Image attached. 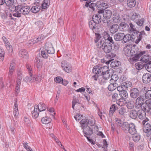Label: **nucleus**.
Wrapping results in <instances>:
<instances>
[{
    "instance_id": "bb28decb",
    "label": "nucleus",
    "mask_w": 151,
    "mask_h": 151,
    "mask_svg": "<svg viewBox=\"0 0 151 151\" xmlns=\"http://www.w3.org/2000/svg\"><path fill=\"white\" fill-rule=\"evenodd\" d=\"M151 60V57L148 55H145L140 59V61L144 63H146Z\"/></svg>"
},
{
    "instance_id": "473e14b6",
    "label": "nucleus",
    "mask_w": 151,
    "mask_h": 151,
    "mask_svg": "<svg viewBox=\"0 0 151 151\" xmlns=\"http://www.w3.org/2000/svg\"><path fill=\"white\" fill-rule=\"evenodd\" d=\"M126 98H121L119 99L116 102L117 104L119 106H122L127 104V101Z\"/></svg>"
},
{
    "instance_id": "4468645a",
    "label": "nucleus",
    "mask_w": 151,
    "mask_h": 151,
    "mask_svg": "<svg viewBox=\"0 0 151 151\" xmlns=\"http://www.w3.org/2000/svg\"><path fill=\"white\" fill-rule=\"evenodd\" d=\"M117 112V116L119 117L122 118L124 116L126 113V109L125 107H121L118 109Z\"/></svg>"
},
{
    "instance_id": "a211bd4d",
    "label": "nucleus",
    "mask_w": 151,
    "mask_h": 151,
    "mask_svg": "<svg viewBox=\"0 0 151 151\" xmlns=\"http://www.w3.org/2000/svg\"><path fill=\"white\" fill-rule=\"evenodd\" d=\"M119 29V25L116 24L111 25L109 28L110 31L112 34H114Z\"/></svg>"
},
{
    "instance_id": "9d476101",
    "label": "nucleus",
    "mask_w": 151,
    "mask_h": 151,
    "mask_svg": "<svg viewBox=\"0 0 151 151\" xmlns=\"http://www.w3.org/2000/svg\"><path fill=\"white\" fill-rule=\"evenodd\" d=\"M144 99L142 96H140L137 97L135 100V107L136 109H139L144 103Z\"/></svg>"
},
{
    "instance_id": "864d4df0",
    "label": "nucleus",
    "mask_w": 151,
    "mask_h": 151,
    "mask_svg": "<svg viewBox=\"0 0 151 151\" xmlns=\"http://www.w3.org/2000/svg\"><path fill=\"white\" fill-rule=\"evenodd\" d=\"M118 79V77L117 75H112L111 76V79L110 80V81L111 82H113V83L115 82Z\"/></svg>"
},
{
    "instance_id": "bf43d9fd",
    "label": "nucleus",
    "mask_w": 151,
    "mask_h": 151,
    "mask_svg": "<svg viewBox=\"0 0 151 151\" xmlns=\"http://www.w3.org/2000/svg\"><path fill=\"white\" fill-rule=\"evenodd\" d=\"M145 96L146 99H151V90H148L146 92L145 94Z\"/></svg>"
},
{
    "instance_id": "6e6d98bb",
    "label": "nucleus",
    "mask_w": 151,
    "mask_h": 151,
    "mask_svg": "<svg viewBox=\"0 0 151 151\" xmlns=\"http://www.w3.org/2000/svg\"><path fill=\"white\" fill-rule=\"evenodd\" d=\"M145 67L147 71L151 72V60L146 65H145Z\"/></svg>"
},
{
    "instance_id": "0e129e2a",
    "label": "nucleus",
    "mask_w": 151,
    "mask_h": 151,
    "mask_svg": "<svg viewBox=\"0 0 151 151\" xmlns=\"http://www.w3.org/2000/svg\"><path fill=\"white\" fill-rule=\"evenodd\" d=\"M54 80L56 83H61L63 81V79L61 77L59 76L55 78Z\"/></svg>"
},
{
    "instance_id": "37998d69",
    "label": "nucleus",
    "mask_w": 151,
    "mask_h": 151,
    "mask_svg": "<svg viewBox=\"0 0 151 151\" xmlns=\"http://www.w3.org/2000/svg\"><path fill=\"white\" fill-rule=\"evenodd\" d=\"M120 64V62L118 61H114L111 62L110 64L111 67L112 68L118 66Z\"/></svg>"
},
{
    "instance_id": "2f4dec72",
    "label": "nucleus",
    "mask_w": 151,
    "mask_h": 151,
    "mask_svg": "<svg viewBox=\"0 0 151 151\" xmlns=\"http://www.w3.org/2000/svg\"><path fill=\"white\" fill-rule=\"evenodd\" d=\"M128 31L131 32H133L134 35H135L136 33V31H137L135 25L132 23H130L129 24V28Z\"/></svg>"
},
{
    "instance_id": "6ab92c4d",
    "label": "nucleus",
    "mask_w": 151,
    "mask_h": 151,
    "mask_svg": "<svg viewBox=\"0 0 151 151\" xmlns=\"http://www.w3.org/2000/svg\"><path fill=\"white\" fill-rule=\"evenodd\" d=\"M19 56L24 58L27 59L28 54L27 51L24 49L21 50L19 52Z\"/></svg>"
},
{
    "instance_id": "09e8293b",
    "label": "nucleus",
    "mask_w": 151,
    "mask_h": 151,
    "mask_svg": "<svg viewBox=\"0 0 151 151\" xmlns=\"http://www.w3.org/2000/svg\"><path fill=\"white\" fill-rule=\"evenodd\" d=\"M140 18V15L135 13L132 17V20L136 22V21H137Z\"/></svg>"
},
{
    "instance_id": "f3484780",
    "label": "nucleus",
    "mask_w": 151,
    "mask_h": 151,
    "mask_svg": "<svg viewBox=\"0 0 151 151\" xmlns=\"http://www.w3.org/2000/svg\"><path fill=\"white\" fill-rule=\"evenodd\" d=\"M146 112L143 110L142 109L139 110L137 111V117L139 119L143 120L145 119L146 117Z\"/></svg>"
},
{
    "instance_id": "4be33fe9",
    "label": "nucleus",
    "mask_w": 151,
    "mask_h": 151,
    "mask_svg": "<svg viewBox=\"0 0 151 151\" xmlns=\"http://www.w3.org/2000/svg\"><path fill=\"white\" fill-rule=\"evenodd\" d=\"M35 107L37 108L39 111H45L46 109V106L45 104L43 103H40L38 105H35Z\"/></svg>"
},
{
    "instance_id": "f8f14e48",
    "label": "nucleus",
    "mask_w": 151,
    "mask_h": 151,
    "mask_svg": "<svg viewBox=\"0 0 151 151\" xmlns=\"http://www.w3.org/2000/svg\"><path fill=\"white\" fill-rule=\"evenodd\" d=\"M130 92L131 97L133 99L137 98L140 93L139 90L136 88H134L130 90Z\"/></svg>"
},
{
    "instance_id": "052dcab7",
    "label": "nucleus",
    "mask_w": 151,
    "mask_h": 151,
    "mask_svg": "<svg viewBox=\"0 0 151 151\" xmlns=\"http://www.w3.org/2000/svg\"><path fill=\"white\" fill-rule=\"evenodd\" d=\"M115 121H116V122L117 123L118 125L122 127V129L123 125L125 122H122L121 119H120L118 118H115Z\"/></svg>"
},
{
    "instance_id": "338daca9",
    "label": "nucleus",
    "mask_w": 151,
    "mask_h": 151,
    "mask_svg": "<svg viewBox=\"0 0 151 151\" xmlns=\"http://www.w3.org/2000/svg\"><path fill=\"white\" fill-rule=\"evenodd\" d=\"M72 102L73 103L75 104H80L81 103V101L80 99H73V100Z\"/></svg>"
},
{
    "instance_id": "393cba45",
    "label": "nucleus",
    "mask_w": 151,
    "mask_h": 151,
    "mask_svg": "<svg viewBox=\"0 0 151 151\" xmlns=\"http://www.w3.org/2000/svg\"><path fill=\"white\" fill-rule=\"evenodd\" d=\"M129 116L133 119H136L137 117V111L135 110H132L130 111L129 114Z\"/></svg>"
},
{
    "instance_id": "0eeeda50",
    "label": "nucleus",
    "mask_w": 151,
    "mask_h": 151,
    "mask_svg": "<svg viewBox=\"0 0 151 151\" xmlns=\"http://www.w3.org/2000/svg\"><path fill=\"white\" fill-rule=\"evenodd\" d=\"M17 10L23 15H27L31 11L30 7L27 6H22V5H18L17 7Z\"/></svg>"
},
{
    "instance_id": "20e7f679",
    "label": "nucleus",
    "mask_w": 151,
    "mask_h": 151,
    "mask_svg": "<svg viewBox=\"0 0 151 151\" xmlns=\"http://www.w3.org/2000/svg\"><path fill=\"white\" fill-rule=\"evenodd\" d=\"M108 69L107 66H104L102 67L100 65H98L94 67L93 71L94 73L98 74L100 76L106 73L107 71H109Z\"/></svg>"
},
{
    "instance_id": "b1692460",
    "label": "nucleus",
    "mask_w": 151,
    "mask_h": 151,
    "mask_svg": "<svg viewBox=\"0 0 151 151\" xmlns=\"http://www.w3.org/2000/svg\"><path fill=\"white\" fill-rule=\"evenodd\" d=\"M42 62L39 59L36 58L35 60V66L37 67L38 69H40L42 67Z\"/></svg>"
},
{
    "instance_id": "c03bdc74",
    "label": "nucleus",
    "mask_w": 151,
    "mask_h": 151,
    "mask_svg": "<svg viewBox=\"0 0 151 151\" xmlns=\"http://www.w3.org/2000/svg\"><path fill=\"white\" fill-rule=\"evenodd\" d=\"M110 70L107 71L106 72V73H105L102 75L103 76V77L104 79L106 80L110 78V76L111 75V73H110Z\"/></svg>"
},
{
    "instance_id": "c756f323",
    "label": "nucleus",
    "mask_w": 151,
    "mask_h": 151,
    "mask_svg": "<svg viewBox=\"0 0 151 151\" xmlns=\"http://www.w3.org/2000/svg\"><path fill=\"white\" fill-rule=\"evenodd\" d=\"M131 36L130 35L127 34L126 35H123L122 42L123 43H126L128 42L131 40Z\"/></svg>"
},
{
    "instance_id": "72a5a7b5",
    "label": "nucleus",
    "mask_w": 151,
    "mask_h": 151,
    "mask_svg": "<svg viewBox=\"0 0 151 151\" xmlns=\"http://www.w3.org/2000/svg\"><path fill=\"white\" fill-rule=\"evenodd\" d=\"M151 130V126L148 123H146L143 128V131L146 133H148Z\"/></svg>"
},
{
    "instance_id": "7c9ffc66",
    "label": "nucleus",
    "mask_w": 151,
    "mask_h": 151,
    "mask_svg": "<svg viewBox=\"0 0 151 151\" xmlns=\"http://www.w3.org/2000/svg\"><path fill=\"white\" fill-rule=\"evenodd\" d=\"M98 24L96 23L94 21L92 20H91L89 22V25L90 28L93 30L96 29L97 27Z\"/></svg>"
},
{
    "instance_id": "13d9d810",
    "label": "nucleus",
    "mask_w": 151,
    "mask_h": 151,
    "mask_svg": "<svg viewBox=\"0 0 151 151\" xmlns=\"http://www.w3.org/2000/svg\"><path fill=\"white\" fill-rule=\"evenodd\" d=\"M48 53L44 49L41 51V54L42 57L45 58H47L48 56Z\"/></svg>"
},
{
    "instance_id": "f257e3e1",
    "label": "nucleus",
    "mask_w": 151,
    "mask_h": 151,
    "mask_svg": "<svg viewBox=\"0 0 151 151\" xmlns=\"http://www.w3.org/2000/svg\"><path fill=\"white\" fill-rule=\"evenodd\" d=\"M137 48H135L130 45L126 46L124 49V54L128 58V59L132 62H136L139 58L146 53L145 51H141L138 52Z\"/></svg>"
},
{
    "instance_id": "680f3d73",
    "label": "nucleus",
    "mask_w": 151,
    "mask_h": 151,
    "mask_svg": "<svg viewBox=\"0 0 151 151\" xmlns=\"http://www.w3.org/2000/svg\"><path fill=\"white\" fill-rule=\"evenodd\" d=\"M9 7L8 9V11L9 12H13V13L14 12L15 10H16L17 11H19L17 10V6H15L13 4L12 6Z\"/></svg>"
},
{
    "instance_id": "aec40b11",
    "label": "nucleus",
    "mask_w": 151,
    "mask_h": 151,
    "mask_svg": "<svg viewBox=\"0 0 151 151\" xmlns=\"http://www.w3.org/2000/svg\"><path fill=\"white\" fill-rule=\"evenodd\" d=\"M15 102L14 106V115L16 117H17L19 114V111L18 109V104H17V99H15L14 100Z\"/></svg>"
},
{
    "instance_id": "c85d7f7f",
    "label": "nucleus",
    "mask_w": 151,
    "mask_h": 151,
    "mask_svg": "<svg viewBox=\"0 0 151 151\" xmlns=\"http://www.w3.org/2000/svg\"><path fill=\"white\" fill-rule=\"evenodd\" d=\"M39 111L38 110L37 108L34 106V109L32 112V116L34 118H37L39 116Z\"/></svg>"
},
{
    "instance_id": "c9c22d12",
    "label": "nucleus",
    "mask_w": 151,
    "mask_h": 151,
    "mask_svg": "<svg viewBox=\"0 0 151 151\" xmlns=\"http://www.w3.org/2000/svg\"><path fill=\"white\" fill-rule=\"evenodd\" d=\"M29 75V77H26L24 79V80L26 82H35V78L32 77V73L30 74Z\"/></svg>"
},
{
    "instance_id": "9b49d317",
    "label": "nucleus",
    "mask_w": 151,
    "mask_h": 151,
    "mask_svg": "<svg viewBox=\"0 0 151 151\" xmlns=\"http://www.w3.org/2000/svg\"><path fill=\"white\" fill-rule=\"evenodd\" d=\"M44 49L46 52L50 54H53L55 53V50L52 44L50 42L46 43Z\"/></svg>"
},
{
    "instance_id": "2eb2a0df",
    "label": "nucleus",
    "mask_w": 151,
    "mask_h": 151,
    "mask_svg": "<svg viewBox=\"0 0 151 151\" xmlns=\"http://www.w3.org/2000/svg\"><path fill=\"white\" fill-rule=\"evenodd\" d=\"M119 26V29L121 31H128V30L129 25L124 22L120 23Z\"/></svg>"
},
{
    "instance_id": "4c0bfd02",
    "label": "nucleus",
    "mask_w": 151,
    "mask_h": 151,
    "mask_svg": "<svg viewBox=\"0 0 151 151\" xmlns=\"http://www.w3.org/2000/svg\"><path fill=\"white\" fill-rule=\"evenodd\" d=\"M5 45L8 52L9 53H12L13 51L12 46L10 45V43L9 41L4 44Z\"/></svg>"
},
{
    "instance_id": "a878e982",
    "label": "nucleus",
    "mask_w": 151,
    "mask_h": 151,
    "mask_svg": "<svg viewBox=\"0 0 151 151\" xmlns=\"http://www.w3.org/2000/svg\"><path fill=\"white\" fill-rule=\"evenodd\" d=\"M52 121V119L50 117L45 116L42 118L41 121L42 123L44 124H47L50 123Z\"/></svg>"
},
{
    "instance_id": "e2e57ef3",
    "label": "nucleus",
    "mask_w": 151,
    "mask_h": 151,
    "mask_svg": "<svg viewBox=\"0 0 151 151\" xmlns=\"http://www.w3.org/2000/svg\"><path fill=\"white\" fill-rule=\"evenodd\" d=\"M19 12V11H17L16 10H15L13 13H12L13 15L16 17H20L21 16V12Z\"/></svg>"
},
{
    "instance_id": "a18cd8bd",
    "label": "nucleus",
    "mask_w": 151,
    "mask_h": 151,
    "mask_svg": "<svg viewBox=\"0 0 151 151\" xmlns=\"http://www.w3.org/2000/svg\"><path fill=\"white\" fill-rule=\"evenodd\" d=\"M20 84L21 83L20 81H17V84L15 88V91L17 94H18L19 92Z\"/></svg>"
},
{
    "instance_id": "412c9836",
    "label": "nucleus",
    "mask_w": 151,
    "mask_h": 151,
    "mask_svg": "<svg viewBox=\"0 0 151 151\" xmlns=\"http://www.w3.org/2000/svg\"><path fill=\"white\" fill-rule=\"evenodd\" d=\"M92 20L97 24H98L101 22V16L99 14H96L93 16L92 18Z\"/></svg>"
},
{
    "instance_id": "f704fd0d",
    "label": "nucleus",
    "mask_w": 151,
    "mask_h": 151,
    "mask_svg": "<svg viewBox=\"0 0 151 151\" xmlns=\"http://www.w3.org/2000/svg\"><path fill=\"white\" fill-rule=\"evenodd\" d=\"M117 108V107L115 104H113L111 106L110 108L109 114V116H111L113 115V114Z\"/></svg>"
},
{
    "instance_id": "ea45409f",
    "label": "nucleus",
    "mask_w": 151,
    "mask_h": 151,
    "mask_svg": "<svg viewBox=\"0 0 151 151\" xmlns=\"http://www.w3.org/2000/svg\"><path fill=\"white\" fill-rule=\"evenodd\" d=\"M141 109L143 110L146 112H148L151 109V108L149 107L147 104L144 103L142 106L141 107Z\"/></svg>"
},
{
    "instance_id": "de8ad7c7",
    "label": "nucleus",
    "mask_w": 151,
    "mask_h": 151,
    "mask_svg": "<svg viewBox=\"0 0 151 151\" xmlns=\"http://www.w3.org/2000/svg\"><path fill=\"white\" fill-rule=\"evenodd\" d=\"M122 84L125 89L127 88L131 87L132 85V83L130 81H127L126 82H123Z\"/></svg>"
},
{
    "instance_id": "774afa93",
    "label": "nucleus",
    "mask_w": 151,
    "mask_h": 151,
    "mask_svg": "<svg viewBox=\"0 0 151 151\" xmlns=\"http://www.w3.org/2000/svg\"><path fill=\"white\" fill-rule=\"evenodd\" d=\"M24 121L25 124L27 126H29L31 123L29 119L25 117H24Z\"/></svg>"
},
{
    "instance_id": "58836bf2",
    "label": "nucleus",
    "mask_w": 151,
    "mask_h": 151,
    "mask_svg": "<svg viewBox=\"0 0 151 151\" xmlns=\"http://www.w3.org/2000/svg\"><path fill=\"white\" fill-rule=\"evenodd\" d=\"M120 18L118 14H113L112 19L114 22L117 23L119 21Z\"/></svg>"
},
{
    "instance_id": "ddd939ff",
    "label": "nucleus",
    "mask_w": 151,
    "mask_h": 151,
    "mask_svg": "<svg viewBox=\"0 0 151 151\" xmlns=\"http://www.w3.org/2000/svg\"><path fill=\"white\" fill-rule=\"evenodd\" d=\"M45 37L43 35H41L39 36L37 38H35L34 39H32L29 40L28 43L29 45H31L35 43H38L41 42L44 39Z\"/></svg>"
},
{
    "instance_id": "f03ea898",
    "label": "nucleus",
    "mask_w": 151,
    "mask_h": 151,
    "mask_svg": "<svg viewBox=\"0 0 151 151\" xmlns=\"http://www.w3.org/2000/svg\"><path fill=\"white\" fill-rule=\"evenodd\" d=\"M107 38L106 40L109 41L110 42L108 43L107 42L106 43L104 42L101 40L99 41V43L97 45L98 48H101L103 51L106 53H108L111 52L112 49V44L114 43V42L112 37H110L108 34H107Z\"/></svg>"
},
{
    "instance_id": "79ce46f5",
    "label": "nucleus",
    "mask_w": 151,
    "mask_h": 151,
    "mask_svg": "<svg viewBox=\"0 0 151 151\" xmlns=\"http://www.w3.org/2000/svg\"><path fill=\"white\" fill-rule=\"evenodd\" d=\"M119 95L122 98L127 99L128 96V94L127 92L124 90L119 93Z\"/></svg>"
},
{
    "instance_id": "5fc2aeb1",
    "label": "nucleus",
    "mask_w": 151,
    "mask_h": 151,
    "mask_svg": "<svg viewBox=\"0 0 151 151\" xmlns=\"http://www.w3.org/2000/svg\"><path fill=\"white\" fill-rule=\"evenodd\" d=\"M133 140L135 142H138L140 139V136L139 135L134 134L132 137Z\"/></svg>"
},
{
    "instance_id": "69168bd1",
    "label": "nucleus",
    "mask_w": 151,
    "mask_h": 151,
    "mask_svg": "<svg viewBox=\"0 0 151 151\" xmlns=\"http://www.w3.org/2000/svg\"><path fill=\"white\" fill-rule=\"evenodd\" d=\"M24 147L28 151H33L31 148L27 145V142L23 143Z\"/></svg>"
},
{
    "instance_id": "49530a36",
    "label": "nucleus",
    "mask_w": 151,
    "mask_h": 151,
    "mask_svg": "<svg viewBox=\"0 0 151 151\" xmlns=\"http://www.w3.org/2000/svg\"><path fill=\"white\" fill-rule=\"evenodd\" d=\"M134 103L133 101H129L128 102L127 104V107L128 109H132L134 107Z\"/></svg>"
},
{
    "instance_id": "39448f33",
    "label": "nucleus",
    "mask_w": 151,
    "mask_h": 151,
    "mask_svg": "<svg viewBox=\"0 0 151 151\" xmlns=\"http://www.w3.org/2000/svg\"><path fill=\"white\" fill-rule=\"evenodd\" d=\"M112 14V12L110 10L105 9L104 12L103 17L105 19L103 20L104 23H107L109 25L111 20L110 19Z\"/></svg>"
},
{
    "instance_id": "cd10ccee",
    "label": "nucleus",
    "mask_w": 151,
    "mask_h": 151,
    "mask_svg": "<svg viewBox=\"0 0 151 151\" xmlns=\"http://www.w3.org/2000/svg\"><path fill=\"white\" fill-rule=\"evenodd\" d=\"M127 3L128 6L132 8L135 6L136 1V0H127Z\"/></svg>"
},
{
    "instance_id": "dca6fc26",
    "label": "nucleus",
    "mask_w": 151,
    "mask_h": 151,
    "mask_svg": "<svg viewBox=\"0 0 151 151\" xmlns=\"http://www.w3.org/2000/svg\"><path fill=\"white\" fill-rule=\"evenodd\" d=\"M142 80L144 83H147L151 81V76L148 73L144 74L142 76Z\"/></svg>"
},
{
    "instance_id": "5701e85b",
    "label": "nucleus",
    "mask_w": 151,
    "mask_h": 151,
    "mask_svg": "<svg viewBox=\"0 0 151 151\" xmlns=\"http://www.w3.org/2000/svg\"><path fill=\"white\" fill-rule=\"evenodd\" d=\"M124 33H118L116 34L114 36V40L117 41H120L122 40L123 37Z\"/></svg>"
},
{
    "instance_id": "4d7b16f0",
    "label": "nucleus",
    "mask_w": 151,
    "mask_h": 151,
    "mask_svg": "<svg viewBox=\"0 0 151 151\" xmlns=\"http://www.w3.org/2000/svg\"><path fill=\"white\" fill-rule=\"evenodd\" d=\"M5 3L8 6H10L13 5L14 1V0H5Z\"/></svg>"
},
{
    "instance_id": "7ed1b4c3",
    "label": "nucleus",
    "mask_w": 151,
    "mask_h": 151,
    "mask_svg": "<svg viewBox=\"0 0 151 151\" xmlns=\"http://www.w3.org/2000/svg\"><path fill=\"white\" fill-rule=\"evenodd\" d=\"M122 129L124 132H129L132 135H134L137 132L136 126L132 123L129 124L127 122H125L123 125Z\"/></svg>"
},
{
    "instance_id": "423d86ee",
    "label": "nucleus",
    "mask_w": 151,
    "mask_h": 151,
    "mask_svg": "<svg viewBox=\"0 0 151 151\" xmlns=\"http://www.w3.org/2000/svg\"><path fill=\"white\" fill-rule=\"evenodd\" d=\"M81 125L84 136H90L93 134V131L92 128L88 125H86L84 124H81Z\"/></svg>"
},
{
    "instance_id": "3c124183",
    "label": "nucleus",
    "mask_w": 151,
    "mask_h": 151,
    "mask_svg": "<svg viewBox=\"0 0 151 151\" xmlns=\"http://www.w3.org/2000/svg\"><path fill=\"white\" fill-rule=\"evenodd\" d=\"M44 2L42 4V7L43 9H45L50 5L48 0H45Z\"/></svg>"
},
{
    "instance_id": "6e6552de",
    "label": "nucleus",
    "mask_w": 151,
    "mask_h": 151,
    "mask_svg": "<svg viewBox=\"0 0 151 151\" xmlns=\"http://www.w3.org/2000/svg\"><path fill=\"white\" fill-rule=\"evenodd\" d=\"M61 66L63 70L67 73L71 72L72 70V67L71 64L68 62L65 61H62Z\"/></svg>"
},
{
    "instance_id": "1a4fd4ad",
    "label": "nucleus",
    "mask_w": 151,
    "mask_h": 151,
    "mask_svg": "<svg viewBox=\"0 0 151 151\" xmlns=\"http://www.w3.org/2000/svg\"><path fill=\"white\" fill-rule=\"evenodd\" d=\"M95 120L94 119L85 118L81 120L80 122V123L81 124H84L86 125H89L91 126H93L95 124Z\"/></svg>"
},
{
    "instance_id": "a19ab883",
    "label": "nucleus",
    "mask_w": 151,
    "mask_h": 151,
    "mask_svg": "<svg viewBox=\"0 0 151 151\" xmlns=\"http://www.w3.org/2000/svg\"><path fill=\"white\" fill-rule=\"evenodd\" d=\"M135 65L136 68L138 70H140L145 67V64L141 62L136 63Z\"/></svg>"
},
{
    "instance_id": "e433bc0d",
    "label": "nucleus",
    "mask_w": 151,
    "mask_h": 151,
    "mask_svg": "<svg viewBox=\"0 0 151 151\" xmlns=\"http://www.w3.org/2000/svg\"><path fill=\"white\" fill-rule=\"evenodd\" d=\"M40 6L36 5L32 6L31 9V10L32 13H36L40 11Z\"/></svg>"
},
{
    "instance_id": "603ef678",
    "label": "nucleus",
    "mask_w": 151,
    "mask_h": 151,
    "mask_svg": "<svg viewBox=\"0 0 151 151\" xmlns=\"http://www.w3.org/2000/svg\"><path fill=\"white\" fill-rule=\"evenodd\" d=\"M35 25L40 29L43 28V27L42 22L40 21H37L35 23Z\"/></svg>"
},
{
    "instance_id": "8fccbe9b",
    "label": "nucleus",
    "mask_w": 151,
    "mask_h": 151,
    "mask_svg": "<svg viewBox=\"0 0 151 151\" xmlns=\"http://www.w3.org/2000/svg\"><path fill=\"white\" fill-rule=\"evenodd\" d=\"M145 22V19L143 18H140L137 21H136V23L138 26H142Z\"/></svg>"
}]
</instances>
